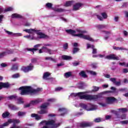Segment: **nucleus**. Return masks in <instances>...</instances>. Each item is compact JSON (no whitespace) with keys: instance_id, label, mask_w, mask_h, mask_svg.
Instances as JSON below:
<instances>
[{"instance_id":"obj_2","label":"nucleus","mask_w":128,"mask_h":128,"mask_svg":"<svg viewBox=\"0 0 128 128\" xmlns=\"http://www.w3.org/2000/svg\"><path fill=\"white\" fill-rule=\"evenodd\" d=\"M86 92H80L77 94L72 93L70 94L71 98L80 97V100H96L99 98H102V94L98 95H86Z\"/></svg>"},{"instance_id":"obj_38","label":"nucleus","mask_w":128,"mask_h":128,"mask_svg":"<svg viewBox=\"0 0 128 128\" xmlns=\"http://www.w3.org/2000/svg\"><path fill=\"white\" fill-rule=\"evenodd\" d=\"M8 116H10V113L8 112H5L2 114L3 118H8Z\"/></svg>"},{"instance_id":"obj_10","label":"nucleus","mask_w":128,"mask_h":128,"mask_svg":"<svg viewBox=\"0 0 128 128\" xmlns=\"http://www.w3.org/2000/svg\"><path fill=\"white\" fill-rule=\"evenodd\" d=\"M105 58L106 60H120V58L116 55L114 54H111L110 55H108L106 56Z\"/></svg>"},{"instance_id":"obj_53","label":"nucleus","mask_w":128,"mask_h":128,"mask_svg":"<svg viewBox=\"0 0 128 128\" xmlns=\"http://www.w3.org/2000/svg\"><path fill=\"white\" fill-rule=\"evenodd\" d=\"M120 124H128V120L121 121Z\"/></svg>"},{"instance_id":"obj_25","label":"nucleus","mask_w":128,"mask_h":128,"mask_svg":"<svg viewBox=\"0 0 128 128\" xmlns=\"http://www.w3.org/2000/svg\"><path fill=\"white\" fill-rule=\"evenodd\" d=\"M12 18H22V15L18 14H14L12 15Z\"/></svg>"},{"instance_id":"obj_58","label":"nucleus","mask_w":128,"mask_h":128,"mask_svg":"<svg viewBox=\"0 0 128 128\" xmlns=\"http://www.w3.org/2000/svg\"><path fill=\"white\" fill-rule=\"evenodd\" d=\"M98 28H106V26L104 25H98Z\"/></svg>"},{"instance_id":"obj_6","label":"nucleus","mask_w":128,"mask_h":128,"mask_svg":"<svg viewBox=\"0 0 128 128\" xmlns=\"http://www.w3.org/2000/svg\"><path fill=\"white\" fill-rule=\"evenodd\" d=\"M48 104H50V103H44L43 104H42L40 106L41 110L39 111L38 114H46L48 112V110H46V108H48Z\"/></svg>"},{"instance_id":"obj_60","label":"nucleus","mask_w":128,"mask_h":128,"mask_svg":"<svg viewBox=\"0 0 128 128\" xmlns=\"http://www.w3.org/2000/svg\"><path fill=\"white\" fill-rule=\"evenodd\" d=\"M114 84H116V86H120V84H121L120 81H119V82L116 81V82L114 83Z\"/></svg>"},{"instance_id":"obj_63","label":"nucleus","mask_w":128,"mask_h":128,"mask_svg":"<svg viewBox=\"0 0 128 128\" xmlns=\"http://www.w3.org/2000/svg\"><path fill=\"white\" fill-rule=\"evenodd\" d=\"M128 68L123 69V73L124 74H128Z\"/></svg>"},{"instance_id":"obj_28","label":"nucleus","mask_w":128,"mask_h":128,"mask_svg":"<svg viewBox=\"0 0 128 128\" xmlns=\"http://www.w3.org/2000/svg\"><path fill=\"white\" fill-rule=\"evenodd\" d=\"M50 76V72H46L44 73V74L43 75L44 80H48V76Z\"/></svg>"},{"instance_id":"obj_12","label":"nucleus","mask_w":128,"mask_h":128,"mask_svg":"<svg viewBox=\"0 0 128 128\" xmlns=\"http://www.w3.org/2000/svg\"><path fill=\"white\" fill-rule=\"evenodd\" d=\"M83 4L82 3H76L75 4L74 6H73V10H80V8H82V6Z\"/></svg>"},{"instance_id":"obj_30","label":"nucleus","mask_w":128,"mask_h":128,"mask_svg":"<svg viewBox=\"0 0 128 128\" xmlns=\"http://www.w3.org/2000/svg\"><path fill=\"white\" fill-rule=\"evenodd\" d=\"M79 76H82V78H88V76H86L84 71H81L79 73Z\"/></svg>"},{"instance_id":"obj_15","label":"nucleus","mask_w":128,"mask_h":128,"mask_svg":"<svg viewBox=\"0 0 128 128\" xmlns=\"http://www.w3.org/2000/svg\"><path fill=\"white\" fill-rule=\"evenodd\" d=\"M24 32H28V34H36V32L38 30H36V28L32 29H26L23 30Z\"/></svg>"},{"instance_id":"obj_39","label":"nucleus","mask_w":128,"mask_h":128,"mask_svg":"<svg viewBox=\"0 0 128 128\" xmlns=\"http://www.w3.org/2000/svg\"><path fill=\"white\" fill-rule=\"evenodd\" d=\"M12 10H14V8L12 7H8L4 10V12H12Z\"/></svg>"},{"instance_id":"obj_32","label":"nucleus","mask_w":128,"mask_h":128,"mask_svg":"<svg viewBox=\"0 0 128 128\" xmlns=\"http://www.w3.org/2000/svg\"><path fill=\"white\" fill-rule=\"evenodd\" d=\"M64 78H70V76H72V72H68L64 74Z\"/></svg>"},{"instance_id":"obj_56","label":"nucleus","mask_w":128,"mask_h":128,"mask_svg":"<svg viewBox=\"0 0 128 128\" xmlns=\"http://www.w3.org/2000/svg\"><path fill=\"white\" fill-rule=\"evenodd\" d=\"M110 82H112L113 84H114L116 80V78H110Z\"/></svg>"},{"instance_id":"obj_43","label":"nucleus","mask_w":128,"mask_h":128,"mask_svg":"<svg viewBox=\"0 0 128 128\" xmlns=\"http://www.w3.org/2000/svg\"><path fill=\"white\" fill-rule=\"evenodd\" d=\"M52 3H47L46 4V7L48 8H52Z\"/></svg>"},{"instance_id":"obj_47","label":"nucleus","mask_w":128,"mask_h":128,"mask_svg":"<svg viewBox=\"0 0 128 128\" xmlns=\"http://www.w3.org/2000/svg\"><path fill=\"white\" fill-rule=\"evenodd\" d=\"M80 50V48H74L73 49V52L72 53L74 54H76V52H78Z\"/></svg>"},{"instance_id":"obj_45","label":"nucleus","mask_w":128,"mask_h":128,"mask_svg":"<svg viewBox=\"0 0 128 128\" xmlns=\"http://www.w3.org/2000/svg\"><path fill=\"white\" fill-rule=\"evenodd\" d=\"M94 122H100L102 118H96L94 120Z\"/></svg>"},{"instance_id":"obj_64","label":"nucleus","mask_w":128,"mask_h":128,"mask_svg":"<svg viewBox=\"0 0 128 128\" xmlns=\"http://www.w3.org/2000/svg\"><path fill=\"white\" fill-rule=\"evenodd\" d=\"M123 33H124V36H128V32H126V30H124L123 32Z\"/></svg>"},{"instance_id":"obj_51","label":"nucleus","mask_w":128,"mask_h":128,"mask_svg":"<svg viewBox=\"0 0 128 128\" xmlns=\"http://www.w3.org/2000/svg\"><path fill=\"white\" fill-rule=\"evenodd\" d=\"M94 48V45H90V44H87V48Z\"/></svg>"},{"instance_id":"obj_34","label":"nucleus","mask_w":128,"mask_h":128,"mask_svg":"<svg viewBox=\"0 0 128 128\" xmlns=\"http://www.w3.org/2000/svg\"><path fill=\"white\" fill-rule=\"evenodd\" d=\"M24 38H28V40H36V38H35L34 36H31L30 35L28 36H24Z\"/></svg>"},{"instance_id":"obj_9","label":"nucleus","mask_w":128,"mask_h":128,"mask_svg":"<svg viewBox=\"0 0 128 128\" xmlns=\"http://www.w3.org/2000/svg\"><path fill=\"white\" fill-rule=\"evenodd\" d=\"M116 102V99L114 97H107L106 98V102L108 104H112Z\"/></svg>"},{"instance_id":"obj_44","label":"nucleus","mask_w":128,"mask_h":128,"mask_svg":"<svg viewBox=\"0 0 128 128\" xmlns=\"http://www.w3.org/2000/svg\"><path fill=\"white\" fill-rule=\"evenodd\" d=\"M12 78H20V74H16L12 75Z\"/></svg>"},{"instance_id":"obj_54","label":"nucleus","mask_w":128,"mask_h":128,"mask_svg":"<svg viewBox=\"0 0 128 128\" xmlns=\"http://www.w3.org/2000/svg\"><path fill=\"white\" fill-rule=\"evenodd\" d=\"M64 50H67L68 48V43L65 44L63 46Z\"/></svg>"},{"instance_id":"obj_55","label":"nucleus","mask_w":128,"mask_h":128,"mask_svg":"<svg viewBox=\"0 0 128 128\" xmlns=\"http://www.w3.org/2000/svg\"><path fill=\"white\" fill-rule=\"evenodd\" d=\"M62 90V88L58 87L55 88V91L56 92H60Z\"/></svg>"},{"instance_id":"obj_41","label":"nucleus","mask_w":128,"mask_h":128,"mask_svg":"<svg viewBox=\"0 0 128 128\" xmlns=\"http://www.w3.org/2000/svg\"><path fill=\"white\" fill-rule=\"evenodd\" d=\"M17 104H24V100H22V98H19L17 100Z\"/></svg>"},{"instance_id":"obj_36","label":"nucleus","mask_w":128,"mask_h":128,"mask_svg":"<svg viewBox=\"0 0 128 128\" xmlns=\"http://www.w3.org/2000/svg\"><path fill=\"white\" fill-rule=\"evenodd\" d=\"M53 10L55 12H64V9H62V8H54Z\"/></svg>"},{"instance_id":"obj_16","label":"nucleus","mask_w":128,"mask_h":128,"mask_svg":"<svg viewBox=\"0 0 128 128\" xmlns=\"http://www.w3.org/2000/svg\"><path fill=\"white\" fill-rule=\"evenodd\" d=\"M46 46H44H44H43L42 48V50H44L45 52H48L49 53V54H54V51L48 48Z\"/></svg>"},{"instance_id":"obj_48","label":"nucleus","mask_w":128,"mask_h":128,"mask_svg":"<svg viewBox=\"0 0 128 128\" xmlns=\"http://www.w3.org/2000/svg\"><path fill=\"white\" fill-rule=\"evenodd\" d=\"M100 90V87L94 86H93V90H92V92H98Z\"/></svg>"},{"instance_id":"obj_27","label":"nucleus","mask_w":128,"mask_h":128,"mask_svg":"<svg viewBox=\"0 0 128 128\" xmlns=\"http://www.w3.org/2000/svg\"><path fill=\"white\" fill-rule=\"evenodd\" d=\"M78 88L80 90H84L86 88V84L84 83H80L78 84Z\"/></svg>"},{"instance_id":"obj_1","label":"nucleus","mask_w":128,"mask_h":128,"mask_svg":"<svg viewBox=\"0 0 128 128\" xmlns=\"http://www.w3.org/2000/svg\"><path fill=\"white\" fill-rule=\"evenodd\" d=\"M66 32L70 34L73 36H78L80 38H84V40H90V42H94V39L90 36V35H84V34H86V31L82 30L80 29H78L76 31L72 29L66 30Z\"/></svg>"},{"instance_id":"obj_21","label":"nucleus","mask_w":128,"mask_h":128,"mask_svg":"<svg viewBox=\"0 0 128 128\" xmlns=\"http://www.w3.org/2000/svg\"><path fill=\"white\" fill-rule=\"evenodd\" d=\"M74 2V0L67 1L64 4V6H72Z\"/></svg>"},{"instance_id":"obj_37","label":"nucleus","mask_w":128,"mask_h":128,"mask_svg":"<svg viewBox=\"0 0 128 128\" xmlns=\"http://www.w3.org/2000/svg\"><path fill=\"white\" fill-rule=\"evenodd\" d=\"M10 124H12V122H10L8 120L7 122H4L3 124L1 125L0 128H4V126H8Z\"/></svg>"},{"instance_id":"obj_3","label":"nucleus","mask_w":128,"mask_h":128,"mask_svg":"<svg viewBox=\"0 0 128 128\" xmlns=\"http://www.w3.org/2000/svg\"><path fill=\"white\" fill-rule=\"evenodd\" d=\"M19 90H21L20 94L22 96H26V94H37L38 92H40L42 88H38L34 90L30 86H24L20 87Z\"/></svg>"},{"instance_id":"obj_4","label":"nucleus","mask_w":128,"mask_h":128,"mask_svg":"<svg viewBox=\"0 0 128 128\" xmlns=\"http://www.w3.org/2000/svg\"><path fill=\"white\" fill-rule=\"evenodd\" d=\"M80 106L86 110L88 112H90L92 110H98V106L96 105L92 104H84L83 103H81L80 104Z\"/></svg>"},{"instance_id":"obj_49","label":"nucleus","mask_w":128,"mask_h":128,"mask_svg":"<svg viewBox=\"0 0 128 128\" xmlns=\"http://www.w3.org/2000/svg\"><path fill=\"white\" fill-rule=\"evenodd\" d=\"M6 56V54L5 52L0 53V58H4V56Z\"/></svg>"},{"instance_id":"obj_19","label":"nucleus","mask_w":128,"mask_h":128,"mask_svg":"<svg viewBox=\"0 0 128 128\" xmlns=\"http://www.w3.org/2000/svg\"><path fill=\"white\" fill-rule=\"evenodd\" d=\"M62 58L64 60H72V56L66 55L62 56Z\"/></svg>"},{"instance_id":"obj_5","label":"nucleus","mask_w":128,"mask_h":128,"mask_svg":"<svg viewBox=\"0 0 128 128\" xmlns=\"http://www.w3.org/2000/svg\"><path fill=\"white\" fill-rule=\"evenodd\" d=\"M77 128H88L92 126V122H82V123H78L76 124Z\"/></svg>"},{"instance_id":"obj_17","label":"nucleus","mask_w":128,"mask_h":128,"mask_svg":"<svg viewBox=\"0 0 128 128\" xmlns=\"http://www.w3.org/2000/svg\"><path fill=\"white\" fill-rule=\"evenodd\" d=\"M8 108L12 110H20V108L12 104H10L8 105Z\"/></svg>"},{"instance_id":"obj_29","label":"nucleus","mask_w":128,"mask_h":128,"mask_svg":"<svg viewBox=\"0 0 128 128\" xmlns=\"http://www.w3.org/2000/svg\"><path fill=\"white\" fill-rule=\"evenodd\" d=\"M118 112H122V114H124V113L126 112H128V108H118Z\"/></svg>"},{"instance_id":"obj_35","label":"nucleus","mask_w":128,"mask_h":128,"mask_svg":"<svg viewBox=\"0 0 128 128\" xmlns=\"http://www.w3.org/2000/svg\"><path fill=\"white\" fill-rule=\"evenodd\" d=\"M38 48H26V50L28 52H32L33 54H34V52H36L38 50Z\"/></svg>"},{"instance_id":"obj_46","label":"nucleus","mask_w":128,"mask_h":128,"mask_svg":"<svg viewBox=\"0 0 128 128\" xmlns=\"http://www.w3.org/2000/svg\"><path fill=\"white\" fill-rule=\"evenodd\" d=\"M22 33H13V36H22Z\"/></svg>"},{"instance_id":"obj_7","label":"nucleus","mask_w":128,"mask_h":128,"mask_svg":"<svg viewBox=\"0 0 128 128\" xmlns=\"http://www.w3.org/2000/svg\"><path fill=\"white\" fill-rule=\"evenodd\" d=\"M34 64H29V65L27 66H23L21 68V70L24 72H30V70H34Z\"/></svg>"},{"instance_id":"obj_18","label":"nucleus","mask_w":128,"mask_h":128,"mask_svg":"<svg viewBox=\"0 0 128 128\" xmlns=\"http://www.w3.org/2000/svg\"><path fill=\"white\" fill-rule=\"evenodd\" d=\"M113 49L115 50H128L126 48L122 47H116V46H113Z\"/></svg>"},{"instance_id":"obj_42","label":"nucleus","mask_w":128,"mask_h":128,"mask_svg":"<svg viewBox=\"0 0 128 128\" xmlns=\"http://www.w3.org/2000/svg\"><path fill=\"white\" fill-rule=\"evenodd\" d=\"M45 59L46 60H52V62H56V59H54V58H52V57H46V58H45Z\"/></svg>"},{"instance_id":"obj_24","label":"nucleus","mask_w":128,"mask_h":128,"mask_svg":"<svg viewBox=\"0 0 128 128\" xmlns=\"http://www.w3.org/2000/svg\"><path fill=\"white\" fill-rule=\"evenodd\" d=\"M103 32L104 34L108 36H105L104 37V40H106L108 38H110V32L104 31Z\"/></svg>"},{"instance_id":"obj_11","label":"nucleus","mask_w":128,"mask_h":128,"mask_svg":"<svg viewBox=\"0 0 128 128\" xmlns=\"http://www.w3.org/2000/svg\"><path fill=\"white\" fill-rule=\"evenodd\" d=\"M36 34L38 36V38H48V36L45 35L40 30H37Z\"/></svg>"},{"instance_id":"obj_40","label":"nucleus","mask_w":128,"mask_h":128,"mask_svg":"<svg viewBox=\"0 0 128 128\" xmlns=\"http://www.w3.org/2000/svg\"><path fill=\"white\" fill-rule=\"evenodd\" d=\"M7 98L8 100H14V99L16 98V95L10 96L7 97Z\"/></svg>"},{"instance_id":"obj_50","label":"nucleus","mask_w":128,"mask_h":128,"mask_svg":"<svg viewBox=\"0 0 128 128\" xmlns=\"http://www.w3.org/2000/svg\"><path fill=\"white\" fill-rule=\"evenodd\" d=\"M4 32H6V34H8L9 36H13L14 34V32L10 31H8L6 30H4Z\"/></svg>"},{"instance_id":"obj_8","label":"nucleus","mask_w":128,"mask_h":128,"mask_svg":"<svg viewBox=\"0 0 128 128\" xmlns=\"http://www.w3.org/2000/svg\"><path fill=\"white\" fill-rule=\"evenodd\" d=\"M42 102V99L38 98L35 100L31 101L29 104L25 105L24 106L25 108H29V106H30L37 104H39V102Z\"/></svg>"},{"instance_id":"obj_13","label":"nucleus","mask_w":128,"mask_h":128,"mask_svg":"<svg viewBox=\"0 0 128 128\" xmlns=\"http://www.w3.org/2000/svg\"><path fill=\"white\" fill-rule=\"evenodd\" d=\"M58 112L60 114V116H64L65 114H68V110L64 108H61L58 109Z\"/></svg>"},{"instance_id":"obj_61","label":"nucleus","mask_w":128,"mask_h":128,"mask_svg":"<svg viewBox=\"0 0 128 128\" xmlns=\"http://www.w3.org/2000/svg\"><path fill=\"white\" fill-rule=\"evenodd\" d=\"M119 64L120 66H126V64L124 62H119Z\"/></svg>"},{"instance_id":"obj_22","label":"nucleus","mask_w":128,"mask_h":128,"mask_svg":"<svg viewBox=\"0 0 128 128\" xmlns=\"http://www.w3.org/2000/svg\"><path fill=\"white\" fill-rule=\"evenodd\" d=\"M8 86H10V84H8V83L0 82V90H2V88H8Z\"/></svg>"},{"instance_id":"obj_59","label":"nucleus","mask_w":128,"mask_h":128,"mask_svg":"<svg viewBox=\"0 0 128 128\" xmlns=\"http://www.w3.org/2000/svg\"><path fill=\"white\" fill-rule=\"evenodd\" d=\"M48 102H56V99L54 98H50L48 100Z\"/></svg>"},{"instance_id":"obj_52","label":"nucleus","mask_w":128,"mask_h":128,"mask_svg":"<svg viewBox=\"0 0 128 128\" xmlns=\"http://www.w3.org/2000/svg\"><path fill=\"white\" fill-rule=\"evenodd\" d=\"M89 73L92 76H96V72H94V71L90 70L89 71Z\"/></svg>"},{"instance_id":"obj_26","label":"nucleus","mask_w":128,"mask_h":128,"mask_svg":"<svg viewBox=\"0 0 128 128\" xmlns=\"http://www.w3.org/2000/svg\"><path fill=\"white\" fill-rule=\"evenodd\" d=\"M18 64H14L12 65V67L10 68V70L16 71L18 70Z\"/></svg>"},{"instance_id":"obj_20","label":"nucleus","mask_w":128,"mask_h":128,"mask_svg":"<svg viewBox=\"0 0 128 128\" xmlns=\"http://www.w3.org/2000/svg\"><path fill=\"white\" fill-rule=\"evenodd\" d=\"M8 122H11V124H20V120L9 119Z\"/></svg>"},{"instance_id":"obj_23","label":"nucleus","mask_w":128,"mask_h":128,"mask_svg":"<svg viewBox=\"0 0 128 128\" xmlns=\"http://www.w3.org/2000/svg\"><path fill=\"white\" fill-rule=\"evenodd\" d=\"M32 118H35L36 120H38L42 118V117L36 114H31Z\"/></svg>"},{"instance_id":"obj_62","label":"nucleus","mask_w":128,"mask_h":128,"mask_svg":"<svg viewBox=\"0 0 128 128\" xmlns=\"http://www.w3.org/2000/svg\"><path fill=\"white\" fill-rule=\"evenodd\" d=\"M112 112L113 114H114L118 116V112L116 110H112L111 111Z\"/></svg>"},{"instance_id":"obj_31","label":"nucleus","mask_w":128,"mask_h":128,"mask_svg":"<svg viewBox=\"0 0 128 128\" xmlns=\"http://www.w3.org/2000/svg\"><path fill=\"white\" fill-rule=\"evenodd\" d=\"M26 114V112H24L19 111L18 112V116H24Z\"/></svg>"},{"instance_id":"obj_14","label":"nucleus","mask_w":128,"mask_h":128,"mask_svg":"<svg viewBox=\"0 0 128 128\" xmlns=\"http://www.w3.org/2000/svg\"><path fill=\"white\" fill-rule=\"evenodd\" d=\"M101 16H101H100L98 15H97V18H98V20H103L104 18L105 20L108 18V14H106V12L102 13Z\"/></svg>"},{"instance_id":"obj_33","label":"nucleus","mask_w":128,"mask_h":128,"mask_svg":"<svg viewBox=\"0 0 128 128\" xmlns=\"http://www.w3.org/2000/svg\"><path fill=\"white\" fill-rule=\"evenodd\" d=\"M14 50L12 49H10V50H7L6 51H5V52L6 53V54H14Z\"/></svg>"},{"instance_id":"obj_57","label":"nucleus","mask_w":128,"mask_h":128,"mask_svg":"<svg viewBox=\"0 0 128 128\" xmlns=\"http://www.w3.org/2000/svg\"><path fill=\"white\" fill-rule=\"evenodd\" d=\"M120 118H122V120H126V116L124 114L120 116Z\"/></svg>"}]
</instances>
